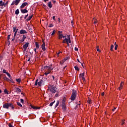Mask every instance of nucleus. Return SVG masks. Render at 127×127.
I'll list each match as a JSON object with an SVG mask.
<instances>
[{"label":"nucleus","instance_id":"58836bf2","mask_svg":"<svg viewBox=\"0 0 127 127\" xmlns=\"http://www.w3.org/2000/svg\"><path fill=\"white\" fill-rule=\"evenodd\" d=\"M54 103H55V101H54L53 102H51L50 104V107H52V106H53V104H54Z\"/></svg>","mask_w":127,"mask_h":127},{"label":"nucleus","instance_id":"4d7b16f0","mask_svg":"<svg viewBox=\"0 0 127 127\" xmlns=\"http://www.w3.org/2000/svg\"><path fill=\"white\" fill-rule=\"evenodd\" d=\"M27 16H28V14H27V15H26L24 17V19H26V18L27 17Z\"/></svg>","mask_w":127,"mask_h":127},{"label":"nucleus","instance_id":"393cba45","mask_svg":"<svg viewBox=\"0 0 127 127\" xmlns=\"http://www.w3.org/2000/svg\"><path fill=\"white\" fill-rule=\"evenodd\" d=\"M16 81L18 83H20V82H21V78L16 79Z\"/></svg>","mask_w":127,"mask_h":127},{"label":"nucleus","instance_id":"c9c22d12","mask_svg":"<svg viewBox=\"0 0 127 127\" xmlns=\"http://www.w3.org/2000/svg\"><path fill=\"white\" fill-rule=\"evenodd\" d=\"M17 106H19V107H22V105H21V104H20L19 102H17Z\"/></svg>","mask_w":127,"mask_h":127},{"label":"nucleus","instance_id":"f257e3e1","mask_svg":"<svg viewBox=\"0 0 127 127\" xmlns=\"http://www.w3.org/2000/svg\"><path fill=\"white\" fill-rule=\"evenodd\" d=\"M46 71V72L44 73V75L46 76H47L48 74H50L51 73V71L53 70V68H52L51 66H48L47 65H46L43 67V70H44Z\"/></svg>","mask_w":127,"mask_h":127},{"label":"nucleus","instance_id":"aec40b11","mask_svg":"<svg viewBox=\"0 0 127 127\" xmlns=\"http://www.w3.org/2000/svg\"><path fill=\"white\" fill-rule=\"evenodd\" d=\"M67 59H68L67 58H65L64 60H63L61 62V64H64V63H65V61H66V60H67Z\"/></svg>","mask_w":127,"mask_h":127},{"label":"nucleus","instance_id":"69168bd1","mask_svg":"<svg viewBox=\"0 0 127 127\" xmlns=\"http://www.w3.org/2000/svg\"><path fill=\"white\" fill-rule=\"evenodd\" d=\"M82 78V80H83V81H85V77H81Z\"/></svg>","mask_w":127,"mask_h":127},{"label":"nucleus","instance_id":"412c9836","mask_svg":"<svg viewBox=\"0 0 127 127\" xmlns=\"http://www.w3.org/2000/svg\"><path fill=\"white\" fill-rule=\"evenodd\" d=\"M4 5V2H2V0H0V6H3Z\"/></svg>","mask_w":127,"mask_h":127},{"label":"nucleus","instance_id":"e433bc0d","mask_svg":"<svg viewBox=\"0 0 127 127\" xmlns=\"http://www.w3.org/2000/svg\"><path fill=\"white\" fill-rule=\"evenodd\" d=\"M114 46L113 45H112L111 46V49H110V50L111 51H113V49H114Z\"/></svg>","mask_w":127,"mask_h":127},{"label":"nucleus","instance_id":"72a5a7b5","mask_svg":"<svg viewBox=\"0 0 127 127\" xmlns=\"http://www.w3.org/2000/svg\"><path fill=\"white\" fill-rule=\"evenodd\" d=\"M4 94H6V95H8V91L6 89H4Z\"/></svg>","mask_w":127,"mask_h":127},{"label":"nucleus","instance_id":"052dcab7","mask_svg":"<svg viewBox=\"0 0 127 127\" xmlns=\"http://www.w3.org/2000/svg\"><path fill=\"white\" fill-rule=\"evenodd\" d=\"M52 77H53V80L54 81L55 80V77L53 75H52Z\"/></svg>","mask_w":127,"mask_h":127},{"label":"nucleus","instance_id":"5701e85b","mask_svg":"<svg viewBox=\"0 0 127 127\" xmlns=\"http://www.w3.org/2000/svg\"><path fill=\"white\" fill-rule=\"evenodd\" d=\"M35 46L37 49H38V48H39V45L38 44V43L37 42H35Z\"/></svg>","mask_w":127,"mask_h":127},{"label":"nucleus","instance_id":"774afa93","mask_svg":"<svg viewBox=\"0 0 127 127\" xmlns=\"http://www.w3.org/2000/svg\"><path fill=\"white\" fill-rule=\"evenodd\" d=\"M1 76H2V74L0 73V79H1Z\"/></svg>","mask_w":127,"mask_h":127},{"label":"nucleus","instance_id":"1a4fd4ad","mask_svg":"<svg viewBox=\"0 0 127 127\" xmlns=\"http://www.w3.org/2000/svg\"><path fill=\"white\" fill-rule=\"evenodd\" d=\"M29 43H26L23 46V48L24 49V51H25L26 50V49H27V48L28 47V45H29Z\"/></svg>","mask_w":127,"mask_h":127},{"label":"nucleus","instance_id":"49530a36","mask_svg":"<svg viewBox=\"0 0 127 127\" xmlns=\"http://www.w3.org/2000/svg\"><path fill=\"white\" fill-rule=\"evenodd\" d=\"M66 106V103L65 102H62V107Z\"/></svg>","mask_w":127,"mask_h":127},{"label":"nucleus","instance_id":"a211bd4d","mask_svg":"<svg viewBox=\"0 0 127 127\" xmlns=\"http://www.w3.org/2000/svg\"><path fill=\"white\" fill-rule=\"evenodd\" d=\"M33 16V15H31V16H29L27 19L26 20H27V21H29V20H30L31 19V18H32V17Z\"/></svg>","mask_w":127,"mask_h":127},{"label":"nucleus","instance_id":"bf43d9fd","mask_svg":"<svg viewBox=\"0 0 127 127\" xmlns=\"http://www.w3.org/2000/svg\"><path fill=\"white\" fill-rule=\"evenodd\" d=\"M97 51H98V52H101V50H100V49L99 48L97 49Z\"/></svg>","mask_w":127,"mask_h":127},{"label":"nucleus","instance_id":"0eeeda50","mask_svg":"<svg viewBox=\"0 0 127 127\" xmlns=\"http://www.w3.org/2000/svg\"><path fill=\"white\" fill-rule=\"evenodd\" d=\"M3 109H7V110H8V108H9V103H5L3 104Z\"/></svg>","mask_w":127,"mask_h":127},{"label":"nucleus","instance_id":"0e129e2a","mask_svg":"<svg viewBox=\"0 0 127 127\" xmlns=\"http://www.w3.org/2000/svg\"><path fill=\"white\" fill-rule=\"evenodd\" d=\"M105 95V92H102L101 93V96H104Z\"/></svg>","mask_w":127,"mask_h":127},{"label":"nucleus","instance_id":"de8ad7c7","mask_svg":"<svg viewBox=\"0 0 127 127\" xmlns=\"http://www.w3.org/2000/svg\"><path fill=\"white\" fill-rule=\"evenodd\" d=\"M20 102L22 104H23V103H24V100H23V99H21Z\"/></svg>","mask_w":127,"mask_h":127},{"label":"nucleus","instance_id":"39448f33","mask_svg":"<svg viewBox=\"0 0 127 127\" xmlns=\"http://www.w3.org/2000/svg\"><path fill=\"white\" fill-rule=\"evenodd\" d=\"M58 39H62L63 38V34H62V32L59 31L58 32Z\"/></svg>","mask_w":127,"mask_h":127},{"label":"nucleus","instance_id":"a878e982","mask_svg":"<svg viewBox=\"0 0 127 127\" xmlns=\"http://www.w3.org/2000/svg\"><path fill=\"white\" fill-rule=\"evenodd\" d=\"M17 31H18V29H17L16 31L15 32L13 38H15V36H16V33H17Z\"/></svg>","mask_w":127,"mask_h":127},{"label":"nucleus","instance_id":"9b49d317","mask_svg":"<svg viewBox=\"0 0 127 127\" xmlns=\"http://www.w3.org/2000/svg\"><path fill=\"white\" fill-rule=\"evenodd\" d=\"M21 12H22V13H27V12H28V10H27L26 9H21Z\"/></svg>","mask_w":127,"mask_h":127},{"label":"nucleus","instance_id":"3c124183","mask_svg":"<svg viewBox=\"0 0 127 127\" xmlns=\"http://www.w3.org/2000/svg\"><path fill=\"white\" fill-rule=\"evenodd\" d=\"M60 53H62V52H59L58 53H57V55H58V57L59 56V54H60Z\"/></svg>","mask_w":127,"mask_h":127},{"label":"nucleus","instance_id":"473e14b6","mask_svg":"<svg viewBox=\"0 0 127 127\" xmlns=\"http://www.w3.org/2000/svg\"><path fill=\"white\" fill-rule=\"evenodd\" d=\"M84 76H85V73H82L80 74V77H81V78L84 77Z\"/></svg>","mask_w":127,"mask_h":127},{"label":"nucleus","instance_id":"c756f323","mask_svg":"<svg viewBox=\"0 0 127 127\" xmlns=\"http://www.w3.org/2000/svg\"><path fill=\"white\" fill-rule=\"evenodd\" d=\"M67 41H68V39L65 38V39L63 40V43H66V42H67Z\"/></svg>","mask_w":127,"mask_h":127},{"label":"nucleus","instance_id":"f8f14e48","mask_svg":"<svg viewBox=\"0 0 127 127\" xmlns=\"http://www.w3.org/2000/svg\"><path fill=\"white\" fill-rule=\"evenodd\" d=\"M26 38V36H25V35H23V38L21 40H20V41L21 42H23L24 40H25Z\"/></svg>","mask_w":127,"mask_h":127},{"label":"nucleus","instance_id":"6ab92c4d","mask_svg":"<svg viewBox=\"0 0 127 127\" xmlns=\"http://www.w3.org/2000/svg\"><path fill=\"white\" fill-rule=\"evenodd\" d=\"M93 21H94L93 23H94V24L98 23V20H97V18L95 17L93 18Z\"/></svg>","mask_w":127,"mask_h":127},{"label":"nucleus","instance_id":"ddd939ff","mask_svg":"<svg viewBox=\"0 0 127 127\" xmlns=\"http://www.w3.org/2000/svg\"><path fill=\"white\" fill-rule=\"evenodd\" d=\"M31 108H32L34 110H39V109H40V107H37L33 106L32 105H31Z\"/></svg>","mask_w":127,"mask_h":127},{"label":"nucleus","instance_id":"c03bdc74","mask_svg":"<svg viewBox=\"0 0 127 127\" xmlns=\"http://www.w3.org/2000/svg\"><path fill=\"white\" fill-rule=\"evenodd\" d=\"M55 32H56V31H55V30H54L53 31V32H52V34H51V35H54V34H55Z\"/></svg>","mask_w":127,"mask_h":127},{"label":"nucleus","instance_id":"20e7f679","mask_svg":"<svg viewBox=\"0 0 127 127\" xmlns=\"http://www.w3.org/2000/svg\"><path fill=\"white\" fill-rule=\"evenodd\" d=\"M20 0H15L12 1V2L11 4V5H14V4H15V5H17V4H18V3L20 2Z\"/></svg>","mask_w":127,"mask_h":127},{"label":"nucleus","instance_id":"864d4df0","mask_svg":"<svg viewBox=\"0 0 127 127\" xmlns=\"http://www.w3.org/2000/svg\"><path fill=\"white\" fill-rule=\"evenodd\" d=\"M10 35H8V36H7V40H9L10 39Z\"/></svg>","mask_w":127,"mask_h":127},{"label":"nucleus","instance_id":"a19ab883","mask_svg":"<svg viewBox=\"0 0 127 127\" xmlns=\"http://www.w3.org/2000/svg\"><path fill=\"white\" fill-rule=\"evenodd\" d=\"M13 32H15V31H16V30H17V29H16V27H14L13 28Z\"/></svg>","mask_w":127,"mask_h":127},{"label":"nucleus","instance_id":"7c9ffc66","mask_svg":"<svg viewBox=\"0 0 127 127\" xmlns=\"http://www.w3.org/2000/svg\"><path fill=\"white\" fill-rule=\"evenodd\" d=\"M66 102V98L65 97H63L62 103H65Z\"/></svg>","mask_w":127,"mask_h":127},{"label":"nucleus","instance_id":"09e8293b","mask_svg":"<svg viewBox=\"0 0 127 127\" xmlns=\"http://www.w3.org/2000/svg\"><path fill=\"white\" fill-rule=\"evenodd\" d=\"M8 127H13V126H12V125H11V124H10V123H9V124H8Z\"/></svg>","mask_w":127,"mask_h":127},{"label":"nucleus","instance_id":"cd10ccee","mask_svg":"<svg viewBox=\"0 0 127 127\" xmlns=\"http://www.w3.org/2000/svg\"><path fill=\"white\" fill-rule=\"evenodd\" d=\"M16 92H17V93H20V92H21V90H20V89H19V88L17 87V88H16Z\"/></svg>","mask_w":127,"mask_h":127},{"label":"nucleus","instance_id":"ea45409f","mask_svg":"<svg viewBox=\"0 0 127 127\" xmlns=\"http://www.w3.org/2000/svg\"><path fill=\"white\" fill-rule=\"evenodd\" d=\"M38 84V79H37L35 81V86H37Z\"/></svg>","mask_w":127,"mask_h":127},{"label":"nucleus","instance_id":"338daca9","mask_svg":"<svg viewBox=\"0 0 127 127\" xmlns=\"http://www.w3.org/2000/svg\"><path fill=\"white\" fill-rule=\"evenodd\" d=\"M15 39V38H13L12 39V41H14V40Z\"/></svg>","mask_w":127,"mask_h":127},{"label":"nucleus","instance_id":"4468645a","mask_svg":"<svg viewBox=\"0 0 127 127\" xmlns=\"http://www.w3.org/2000/svg\"><path fill=\"white\" fill-rule=\"evenodd\" d=\"M123 86H124V82H121L120 84V87H119V89L122 90V89H123Z\"/></svg>","mask_w":127,"mask_h":127},{"label":"nucleus","instance_id":"f03ea898","mask_svg":"<svg viewBox=\"0 0 127 127\" xmlns=\"http://www.w3.org/2000/svg\"><path fill=\"white\" fill-rule=\"evenodd\" d=\"M48 90L50 91L51 93L55 94V93H56V91L57 90V88H56V87L54 86V85H50L48 87Z\"/></svg>","mask_w":127,"mask_h":127},{"label":"nucleus","instance_id":"6e6552de","mask_svg":"<svg viewBox=\"0 0 127 127\" xmlns=\"http://www.w3.org/2000/svg\"><path fill=\"white\" fill-rule=\"evenodd\" d=\"M43 44L42 45V49L43 50V51H45L46 49H45V42H44V41H42Z\"/></svg>","mask_w":127,"mask_h":127},{"label":"nucleus","instance_id":"79ce46f5","mask_svg":"<svg viewBox=\"0 0 127 127\" xmlns=\"http://www.w3.org/2000/svg\"><path fill=\"white\" fill-rule=\"evenodd\" d=\"M6 74L8 76V77H9V78H10V77H11V76L10 75V74H9V73L7 72Z\"/></svg>","mask_w":127,"mask_h":127},{"label":"nucleus","instance_id":"2eb2a0df","mask_svg":"<svg viewBox=\"0 0 127 127\" xmlns=\"http://www.w3.org/2000/svg\"><path fill=\"white\" fill-rule=\"evenodd\" d=\"M67 42L68 43H71V38L69 35H67Z\"/></svg>","mask_w":127,"mask_h":127},{"label":"nucleus","instance_id":"2f4dec72","mask_svg":"<svg viewBox=\"0 0 127 127\" xmlns=\"http://www.w3.org/2000/svg\"><path fill=\"white\" fill-rule=\"evenodd\" d=\"M59 103H60L59 101H57V103L56 104L55 108H57V107H58V106L59 105Z\"/></svg>","mask_w":127,"mask_h":127},{"label":"nucleus","instance_id":"c85d7f7f","mask_svg":"<svg viewBox=\"0 0 127 127\" xmlns=\"http://www.w3.org/2000/svg\"><path fill=\"white\" fill-rule=\"evenodd\" d=\"M74 68L76 71H79L80 70V68H79V67H78L77 65L74 66Z\"/></svg>","mask_w":127,"mask_h":127},{"label":"nucleus","instance_id":"dca6fc26","mask_svg":"<svg viewBox=\"0 0 127 127\" xmlns=\"http://www.w3.org/2000/svg\"><path fill=\"white\" fill-rule=\"evenodd\" d=\"M9 107H11L12 110H14V106L12 103H9Z\"/></svg>","mask_w":127,"mask_h":127},{"label":"nucleus","instance_id":"f704fd0d","mask_svg":"<svg viewBox=\"0 0 127 127\" xmlns=\"http://www.w3.org/2000/svg\"><path fill=\"white\" fill-rule=\"evenodd\" d=\"M87 103L88 104H92V100H91V99H88L87 100Z\"/></svg>","mask_w":127,"mask_h":127},{"label":"nucleus","instance_id":"6e6d98bb","mask_svg":"<svg viewBox=\"0 0 127 127\" xmlns=\"http://www.w3.org/2000/svg\"><path fill=\"white\" fill-rule=\"evenodd\" d=\"M49 27H53V24H50Z\"/></svg>","mask_w":127,"mask_h":127},{"label":"nucleus","instance_id":"603ef678","mask_svg":"<svg viewBox=\"0 0 127 127\" xmlns=\"http://www.w3.org/2000/svg\"><path fill=\"white\" fill-rule=\"evenodd\" d=\"M8 3V1H6L5 3H4V7H5V6L6 5V4H7Z\"/></svg>","mask_w":127,"mask_h":127},{"label":"nucleus","instance_id":"f3484780","mask_svg":"<svg viewBox=\"0 0 127 127\" xmlns=\"http://www.w3.org/2000/svg\"><path fill=\"white\" fill-rule=\"evenodd\" d=\"M48 6L50 8H51L52 7V4L51 3V1H50L48 3Z\"/></svg>","mask_w":127,"mask_h":127},{"label":"nucleus","instance_id":"a18cd8bd","mask_svg":"<svg viewBox=\"0 0 127 127\" xmlns=\"http://www.w3.org/2000/svg\"><path fill=\"white\" fill-rule=\"evenodd\" d=\"M2 72L3 73H4V74H6L7 73V72H6V70L5 69H3Z\"/></svg>","mask_w":127,"mask_h":127},{"label":"nucleus","instance_id":"bb28decb","mask_svg":"<svg viewBox=\"0 0 127 127\" xmlns=\"http://www.w3.org/2000/svg\"><path fill=\"white\" fill-rule=\"evenodd\" d=\"M19 13V10L18 9H16L15 11V14L17 15Z\"/></svg>","mask_w":127,"mask_h":127},{"label":"nucleus","instance_id":"13d9d810","mask_svg":"<svg viewBox=\"0 0 127 127\" xmlns=\"http://www.w3.org/2000/svg\"><path fill=\"white\" fill-rule=\"evenodd\" d=\"M74 50H75V51H78V48H77V47H75V48H74Z\"/></svg>","mask_w":127,"mask_h":127},{"label":"nucleus","instance_id":"8fccbe9b","mask_svg":"<svg viewBox=\"0 0 127 127\" xmlns=\"http://www.w3.org/2000/svg\"><path fill=\"white\" fill-rule=\"evenodd\" d=\"M118 45H116V46H115V50H117V49H118Z\"/></svg>","mask_w":127,"mask_h":127},{"label":"nucleus","instance_id":"9d476101","mask_svg":"<svg viewBox=\"0 0 127 127\" xmlns=\"http://www.w3.org/2000/svg\"><path fill=\"white\" fill-rule=\"evenodd\" d=\"M20 34H26L27 32L25 30H21L19 32Z\"/></svg>","mask_w":127,"mask_h":127},{"label":"nucleus","instance_id":"423d86ee","mask_svg":"<svg viewBox=\"0 0 127 127\" xmlns=\"http://www.w3.org/2000/svg\"><path fill=\"white\" fill-rule=\"evenodd\" d=\"M26 5H28V3L25 2L22 3L21 5L20 6V8H24Z\"/></svg>","mask_w":127,"mask_h":127},{"label":"nucleus","instance_id":"7ed1b4c3","mask_svg":"<svg viewBox=\"0 0 127 127\" xmlns=\"http://www.w3.org/2000/svg\"><path fill=\"white\" fill-rule=\"evenodd\" d=\"M76 96H77V93H76V90H72V93L70 97L71 101H75V100H76Z\"/></svg>","mask_w":127,"mask_h":127},{"label":"nucleus","instance_id":"b1692460","mask_svg":"<svg viewBox=\"0 0 127 127\" xmlns=\"http://www.w3.org/2000/svg\"><path fill=\"white\" fill-rule=\"evenodd\" d=\"M42 83H43V80H41L38 83V86H41Z\"/></svg>","mask_w":127,"mask_h":127},{"label":"nucleus","instance_id":"4be33fe9","mask_svg":"<svg viewBox=\"0 0 127 127\" xmlns=\"http://www.w3.org/2000/svg\"><path fill=\"white\" fill-rule=\"evenodd\" d=\"M3 79V80H4V81H7V82H9V79L6 77V76L4 77Z\"/></svg>","mask_w":127,"mask_h":127},{"label":"nucleus","instance_id":"e2e57ef3","mask_svg":"<svg viewBox=\"0 0 127 127\" xmlns=\"http://www.w3.org/2000/svg\"><path fill=\"white\" fill-rule=\"evenodd\" d=\"M116 109H117V108L114 107V108L113 109H112V111L115 112V110H116Z\"/></svg>","mask_w":127,"mask_h":127},{"label":"nucleus","instance_id":"680f3d73","mask_svg":"<svg viewBox=\"0 0 127 127\" xmlns=\"http://www.w3.org/2000/svg\"><path fill=\"white\" fill-rule=\"evenodd\" d=\"M53 19L54 20H56V19H55V16H53Z\"/></svg>","mask_w":127,"mask_h":127},{"label":"nucleus","instance_id":"4c0bfd02","mask_svg":"<svg viewBox=\"0 0 127 127\" xmlns=\"http://www.w3.org/2000/svg\"><path fill=\"white\" fill-rule=\"evenodd\" d=\"M63 108V111H66V106H62Z\"/></svg>","mask_w":127,"mask_h":127},{"label":"nucleus","instance_id":"5fc2aeb1","mask_svg":"<svg viewBox=\"0 0 127 127\" xmlns=\"http://www.w3.org/2000/svg\"><path fill=\"white\" fill-rule=\"evenodd\" d=\"M124 125H125V121H124V120H123V121H122V126H124Z\"/></svg>","mask_w":127,"mask_h":127},{"label":"nucleus","instance_id":"37998d69","mask_svg":"<svg viewBox=\"0 0 127 127\" xmlns=\"http://www.w3.org/2000/svg\"><path fill=\"white\" fill-rule=\"evenodd\" d=\"M9 82H11V83H14V81H13V80H12V79H9Z\"/></svg>","mask_w":127,"mask_h":127}]
</instances>
